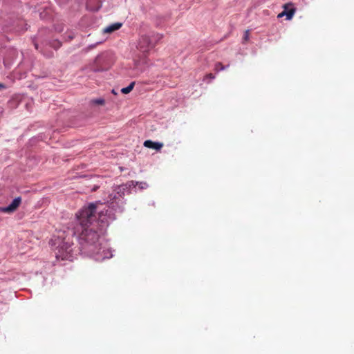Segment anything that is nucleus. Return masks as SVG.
I'll return each mask as SVG.
<instances>
[{
    "label": "nucleus",
    "instance_id": "1",
    "mask_svg": "<svg viewBox=\"0 0 354 354\" xmlns=\"http://www.w3.org/2000/svg\"><path fill=\"white\" fill-rule=\"evenodd\" d=\"M97 203H90L76 214V221L73 227V234L76 235L82 248L97 261L107 258V253L102 250L99 242L100 234L96 229V209Z\"/></svg>",
    "mask_w": 354,
    "mask_h": 354
},
{
    "label": "nucleus",
    "instance_id": "2",
    "mask_svg": "<svg viewBox=\"0 0 354 354\" xmlns=\"http://www.w3.org/2000/svg\"><path fill=\"white\" fill-rule=\"evenodd\" d=\"M52 242L55 245L57 259L65 260L72 257L73 241L70 235H67L63 232L57 237L52 239Z\"/></svg>",
    "mask_w": 354,
    "mask_h": 354
},
{
    "label": "nucleus",
    "instance_id": "3",
    "mask_svg": "<svg viewBox=\"0 0 354 354\" xmlns=\"http://www.w3.org/2000/svg\"><path fill=\"white\" fill-rule=\"evenodd\" d=\"M134 185L133 181H131L129 183L121 185L119 186H117L114 192L115 194L112 196V194L110 195V201L113 202V201L119 199L120 198H123L125 195L126 192L128 190V189L131 186Z\"/></svg>",
    "mask_w": 354,
    "mask_h": 354
},
{
    "label": "nucleus",
    "instance_id": "4",
    "mask_svg": "<svg viewBox=\"0 0 354 354\" xmlns=\"http://www.w3.org/2000/svg\"><path fill=\"white\" fill-rule=\"evenodd\" d=\"M134 65L136 68H142L148 64L147 52L140 51L133 57Z\"/></svg>",
    "mask_w": 354,
    "mask_h": 354
},
{
    "label": "nucleus",
    "instance_id": "5",
    "mask_svg": "<svg viewBox=\"0 0 354 354\" xmlns=\"http://www.w3.org/2000/svg\"><path fill=\"white\" fill-rule=\"evenodd\" d=\"M283 8V11L279 13L277 17L281 18L283 16H286L287 20H290L293 17L296 12V9L292 7V4L291 3L284 4Z\"/></svg>",
    "mask_w": 354,
    "mask_h": 354
},
{
    "label": "nucleus",
    "instance_id": "6",
    "mask_svg": "<svg viewBox=\"0 0 354 354\" xmlns=\"http://www.w3.org/2000/svg\"><path fill=\"white\" fill-rule=\"evenodd\" d=\"M21 202V197L15 198L12 202L6 207H0V212L4 213H12L17 210Z\"/></svg>",
    "mask_w": 354,
    "mask_h": 354
},
{
    "label": "nucleus",
    "instance_id": "7",
    "mask_svg": "<svg viewBox=\"0 0 354 354\" xmlns=\"http://www.w3.org/2000/svg\"><path fill=\"white\" fill-rule=\"evenodd\" d=\"M153 46L151 44L149 37L147 36H142L140 39L138 45V49L140 51L147 52Z\"/></svg>",
    "mask_w": 354,
    "mask_h": 354
},
{
    "label": "nucleus",
    "instance_id": "8",
    "mask_svg": "<svg viewBox=\"0 0 354 354\" xmlns=\"http://www.w3.org/2000/svg\"><path fill=\"white\" fill-rule=\"evenodd\" d=\"M144 146L145 147L149 148V149H153L157 151H159L162 149L163 147V143L162 142H153L152 140H148L144 142Z\"/></svg>",
    "mask_w": 354,
    "mask_h": 354
},
{
    "label": "nucleus",
    "instance_id": "9",
    "mask_svg": "<svg viewBox=\"0 0 354 354\" xmlns=\"http://www.w3.org/2000/svg\"><path fill=\"white\" fill-rule=\"evenodd\" d=\"M122 26V23H120V22H117V23H114L113 24H111L109 26H108L107 27H106L103 32L104 33H111L118 29H120Z\"/></svg>",
    "mask_w": 354,
    "mask_h": 354
},
{
    "label": "nucleus",
    "instance_id": "10",
    "mask_svg": "<svg viewBox=\"0 0 354 354\" xmlns=\"http://www.w3.org/2000/svg\"><path fill=\"white\" fill-rule=\"evenodd\" d=\"M135 82H132L128 86L122 88L121 92L124 94H128L133 90Z\"/></svg>",
    "mask_w": 354,
    "mask_h": 354
},
{
    "label": "nucleus",
    "instance_id": "11",
    "mask_svg": "<svg viewBox=\"0 0 354 354\" xmlns=\"http://www.w3.org/2000/svg\"><path fill=\"white\" fill-rule=\"evenodd\" d=\"M228 66H229V65L225 66L223 65V64L221 62H217V63H216V64L214 66V70L218 72L220 71L225 70Z\"/></svg>",
    "mask_w": 354,
    "mask_h": 354
},
{
    "label": "nucleus",
    "instance_id": "12",
    "mask_svg": "<svg viewBox=\"0 0 354 354\" xmlns=\"http://www.w3.org/2000/svg\"><path fill=\"white\" fill-rule=\"evenodd\" d=\"M50 45L52 48L57 50L59 48H60V46H62V43L59 40L55 39L50 43Z\"/></svg>",
    "mask_w": 354,
    "mask_h": 354
},
{
    "label": "nucleus",
    "instance_id": "13",
    "mask_svg": "<svg viewBox=\"0 0 354 354\" xmlns=\"http://www.w3.org/2000/svg\"><path fill=\"white\" fill-rule=\"evenodd\" d=\"M92 102L93 104H97V105H103L105 103V101L102 98L95 99L92 100Z\"/></svg>",
    "mask_w": 354,
    "mask_h": 354
},
{
    "label": "nucleus",
    "instance_id": "14",
    "mask_svg": "<svg viewBox=\"0 0 354 354\" xmlns=\"http://www.w3.org/2000/svg\"><path fill=\"white\" fill-rule=\"evenodd\" d=\"M248 38H249V32H248V30H246V31L245 32V35H244V37H243V39H244L245 41H248Z\"/></svg>",
    "mask_w": 354,
    "mask_h": 354
},
{
    "label": "nucleus",
    "instance_id": "15",
    "mask_svg": "<svg viewBox=\"0 0 354 354\" xmlns=\"http://www.w3.org/2000/svg\"><path fill=\"white\" fill-rule=\"evenodd\" d=\"M205 78L214 79L215 76L212 73H208L205 75Z\"/></svg>",
    "mask_w": 354,
    "mask_h": 354
},
{
    "label": "nucleus",
    "instance_id": "16",
    "mask_svg": "<svg viewBox=\"0 0 354 354\" xmlns=\"http://www.w3.org/2000/svg\"><path fill=\"white\" fill-rule=\"evenodd\" d=\"M73 37H74V35H68V38H69V39H70V40L73 39Z\"/></svg>",
    "mask_w": 354,
    "mask_h": 354
},
{
    "label": "nucleus",
    "instance_id": "17",
    "mask_svg": "<svg viewBox=\"0 0 354 354\" xmlns=\"http://www.w3.org/2000/svg\"><path fill=\"white\" fill-rule=\"evenodd\" d=\"M0 88H5L4 85L0 83Z\"/></svg>",
    "mask_w": 354,
    "mask_h": 354
},
{
    "label": "nucleus",
    "instance_id": "18",
    "mask_svg": "<svg viewBox=\"0 0 354 354\" xmlns=\"http://www.w3.org/2000/svg\"><path fill=\"white\" fill-rule=\"evenodd\" d=\"M35 46L37 49H38V45L37 44H35Z\"/></svg>",
    "mask_w": 354,
    "mask_h": 354
}]
</instances>
